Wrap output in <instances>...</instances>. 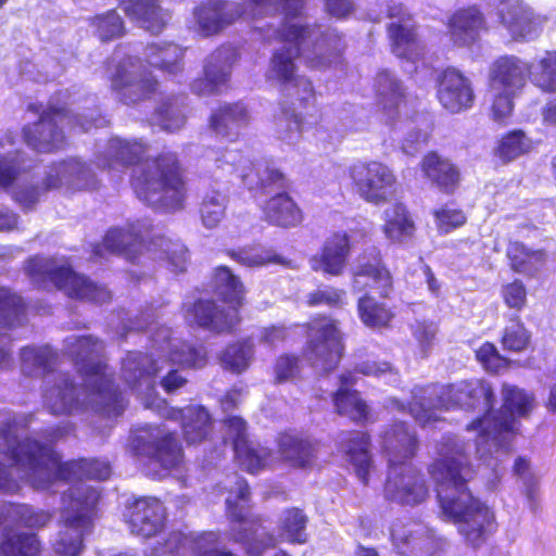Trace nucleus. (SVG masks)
Listing matches in <instances>:
<instances>
[{"instance_id": "nucleus-1", "label": "nucleus", "mask_w": 556, "mask_h": 556, "mask_svg": "<svg viewBox=\"0 0 556 556\" xmlns=\"http://www.w3.org/2000/svg\"><path fill=\"white\" fill-rule=\"evenodd\" d=\"M428 473L435 484L443 514L457 526L465 542L473 548L485 543L496 531L494 511L473 496L468 483L476 470L464 446L445 443L429 466Z\"/></svg>"}, {"instance_id": "nucleus-2", "label": "nucleus", "mask_w": 556, "mask_h": 556, "mask_svg": "<svg viewBox=\"0 0 556 556\" xmlns=\"http://www.w3.org/2000/svg\"><path fill=\"white\" fill-rule=\"evenodd\" d=\"M140 140L113 139L102 167L115 169L134 166L129 184L136 197L162 212L185 207L188 187L185 168L176 152L163 151L139 164L148 152Z\"/></svg>"}, {"instance_id": "nucleus-3", "label": "nucleus", "mask_w": 556, "mask_h": 556, "mask_svg": "<svg viewBox=\"0 0 556 556\" xmlns=\"http://www.w3.org/2000/svg\"><path fill=\"white\" fill-rule=\"evenodd\" d=\"M0 454L7 456L11 467H16L37 490H47L55 483L80 480L79 458L62 460L53 445L33 438L20 440L16 425L5 422L0 427Z\"/></svg>"}, {"instance_id": "nucleus-4", "label": "nucleus", "mask_w": 556, "mask_h": 556, "mask_svg": "<svg viewBox=\"0 0 556 556\" xmlns=\"http://www.w3.org/2000/svg\"><path fill=\"white\" fill-rule=\"evenodd\" d=\"M213 291L228 307H220L212 299H198L189 308L197 326L215 334H232L241 324L240 308L245 301V287L240 277L226 265L214 268Z\"/></svg>"}, {"instance_id": "nucleus-5", "label": "nucleus", "mask_w": 556, "mask_h": 556, "mask_svg": "<svg viewBox=\"0 0 556 556\" xmlns=\"http://www.w3.org/2000/svg\"><path fill=\"white\" fill-rule=\"evenodd\" d=\"M100 492L92 486H76L61 510L60 531L53 549L61 556H78L84 549L85 535L90 533L98 517Z\"/></svg>"}, {"instance_id": "nucleus-6", "label": "nucleus", "mask_w": 556, "mask_h": 556, "mask_svg": "<svg viewBox=\"0 0 556 556\" xmlns=\"http://www.w3.org/2000/svg\"><path fill=\"white\" fill-rule=\"evenodd\" d=\"M503 404L501 409L490 417L479 416L466 426L468 431H477L479 438H492L496 444L506 452L519 433L517 418L527 417L534 407L535 397L532 393L516 386L504 383L502 386Z\"/></svg>"}, {"instance_id": "nucleus-7", "label": "nucleus", "mask_w": 556, "mask_h": 556, "mask_svg": "<svg viewBox=\"0 0 556 556\" xmlns=\"http://www.w3.org/2000/svg\"><path fill=\"white\" fill-rule=\"evenodd\" d=\"M66 353L77 366L91 392L101 399L104 408L122 407L123 395L108 372V364L101 359L103 342L93 336H79L68 342Z\"/></svg>"}, {"instance_id": "nucleus-8", "label": "nucleus", "mask_w": 556, "mask_h": 556, "mask_svg": "<svg viewBox=\"0 0 556 556\" xmlns=\"http://www.w3.org/2000/svg\"><path fill=\"white\" fill-rule=\"evenodd\" d=\"M236 500H226V516L230 527L228 540L242 544L250 556H261L267 549L275 548L277 539L275 534L264 527V518L257 514L243 510L238 501L249 502L251 497L248 481L240 478L237 482Z\"/></svg>"}, {"instance_id": "nucleus-9", "label": "nucleus", "mask_w": 556, "mask_h": 556, "mask_svg": "<svg viewBox=\"0 0 556 556\" xmlns=\"http://www.w3.org/2000/svg\"><path fill=\"white\" fill-rule=\"evenodd\" d=\"M307 340L302 356L321 372L333 371L344 352V337L338 320L326 314H315L302 325Z\"/></svg>"}, {"instance_id": "nucleus-10", "label": "nucleus", "mask_w": 556, "mask_h": 556, "mask_svg": "<svg viewBox=\"0 0 556 556\" xmlns=\"http://www.w3.org/2000/svg\"><path fill=\"white\" fill-rule=\"evenodd\" d=\"M185 247L179 240H173L166 236H156L146 240L141 236L122 228H111L106 231L101 242L92 244L91 258L97 261L116 254L135 262L144 252H159L167 260L185 253Z\"/></svg>"}, {"instance_id": "nucleus-11", "label": "nucleus", "mask_w": 556, "mask_h": 556, "mask_svg": "<svg viewBox=\"0 0 556 556\" xmlns=\"http://www.w3.org/2000/svg\"><path fill=\"white\" fill-rule=\"evenodd\" d=\"M26 275L35 281L48 280L68 298L103 304L111 301V292L87 276L76 273L70 265L49 266L39 257H30L25 264Z\"/></svg>"}, {"instance_id": "nucleus-12", "label": "nucleus", "mask_w": 556, "mask_h": 556, "mask_svg": "<svg viewBox=\"0 0 556 556\" xmlns=\"http://www.w3.org/2000/svg\"><path fill=\"white\" fill-rule=\"evenodd\" d=\"M110 89L126 105L151 100L160 89L157 78L138 56L127 55L114 65L109 75Z\"/></svg>"}, {"instance_id": "nucleus-13", "label": "nucleus", "mask_w": 556, "mask_h": 556, "mask_svg": "<svg viewBox=\"0 0 556 556\" xmlns=\"http://www.w3.org/2000/svg\"><path fill=\"white\" fill-rule=\"evenodd\" d=\"M129 451L134 456L147 457L164 469L179 467L185 459L182 445L175 431H163L147 425L130 437Z\"/></svg>"}, {"instance_id": "nucleus-14", "label": "nucleus", "mask_w": 556, "mask_h": 556, "mask_svg": "<svg viewBox=\"0 0 556 556\" xmlns=\"http://www.w3.org/2000/svg\"><path fill=\"white\" fill-rule=\"evenodd\" d=\"M349 176L357 194L374 205L387 203L393 195L397 182L393 170L380 161L354 163L349 168Z\"/></svg>"}, {"instance_id": "nucleus-15", "label": "nucleus", "mask_w": 556, "mask_h": 556, "mask_svg": "<svg viewBox=\"0 0 556 556\" xmlns=\"http://www.w3.org/2000/svg\"><path fill=\"white\" fill-rule=\"evenodd\" d=\"M496 16L511 40L517 42L532 41L539 38L548 20L546 15L536 12L525 0H498Z\"/></svg>"}, {"instance_id": "nucleus-16", "label": "nucleus", "mask_w": 556, "mask_h": 556, "mask_svg": "<svg viewBox=\"0 0 556 556\" xmlns=\"http://www.w3.org/2000/svg\"><path fill=\"white\" fill-rule=\"evenodd\" d=\"M70 118L66 104H49L39 114L38 121L23 127V139L33 150L51 153L63 147L65 137L61 124Z\"/></svg>"}, {"instance_id": "nucleus-17", "label": "nucleus", "mask_w": 556, "mask_h": 556, "mask_svg": "<svg viewBox=\"0 0 556 556\" xmlns=\"http://www.w3.org/2000/svg\"><path fill=\"white\" fill-rule=\"evenodd\" d=\"M275 443L277 464L309 470L318 460L319 441L307 433L286 429L277 433Z\"/></svg>"}, {"instance_id": "nucleus-18", "label": "nucleus", "mask_w": 556, "mask_h": 556, "mask_svg": "<svg viewBox=\"0 0 556 556\" xmlns=\"http://www.w3.org/2000/svg\"><path fill=\"white\" fill-rule=\"evenodd\" d=\"M353 251L351 236L345 230L332 231L323 242L319 251L309 260V268L324 276H342Z\"/></svg>"}, {"instance_id": "nucleus-19", "label": "nucleus", "mask_w": 556, "mask_h": 556, "mask_svg": "<svg viewBox=\"0 0 556 556\" xmlns=\"http://www.w3.org/2000/svg\"><path fill=\"white\" fill-rule=\"evenodd\" d=\"M494 402V391L491 384L483 380L460 381L448 384L439 396L440 406L444 409H475L483 405L485 407L483 416L486 418L493 412Z\"/></svg>"}, {"instance_id": "nucleus-20", "label": "nucleus", "mask_w": 556, "mask_h": 556, "mask_svg": "<svg viewBox=\"0 0 556 556\" xmlns=\"http://www.w3.org/2000/svg\"><path fill=\"white\" fill-rule=\"evenodd\" d=\"M445 26L451 42L458 48L472 47L480 41L481 34L489 30L485 15L477 4L454 10Z\"/></svg>"}, {"instance_id": "nucleus-21", "label": "nucleus", "mask_w": 556, "mask_h": 556, "mask_svg": "<svg viewBox=\"0 0 556 556\" xmlns=\"http://www.w3.org/2000/svg\"><path fill=\"white\" fill-rule=\"evenodd\" d=\"M437 99L451 113L469 110L475 103L471 81L455 67L444 68L437 79Z\"/></svg>"}, {"instance_id": "nucleus-22", "label": "nucleus", "mask_w": 556, "mask_h": 556, "mask_svg": "<svg viewBox=\"0 0 556 556\" xmlns=\"http://www.w3.org/2000/svg\"><path fill=\"white\" fill-rule=\"evenodd\" d=\"M352 277L355 282H358L361 278L365 279V287L376 291L380 298H392L394 278L379 248L371 247L361 254L359 262L352 271Z\"/></svg>"}, {"instance_id": "nucleus-23", "label": "nucleus", "mask_w": 556, "mask_h": 556, "mask_svg": "<svg viewBox=\"0 0 556 556\" xmlns=\"http://www.w3.org/2000/svg\"><path fill=\"white\" fill-rule=\"evenodd\" d=\"M166 511L163 503L153 496L135 498L126 506L125 521L131 533L151 538L164 527Z\"/></svg>"}, {"instance_id": "nucleus-24", "label": "nucleus", "mask_w": 556, "mask_h": 556, "mask_svg": "<svg viewBox=\"0 0 556 556\" xmlns=\"http://www.w3.org/2000/svg\"><path fill=\"white\" fill-rule=\"evenodd\" d=\"M166 418L179 422L182 438L188 445H199L213 438L214 419L204 405L170 407L166 412Z\"/></svg>"}, {"instance_id": "nucleus-25", "label": "nucleus", "mask_w": 556, "mask_h": 556, "mask_svg": "<svg viewBox=\"0 0 556 556\" xmlns=\"http://www.w3.org/2000/svg\"><path fill=\"white\" fill-rule=\"evenodd\" d=\"M382 439V448L391 470L410 465V460L417 455L419 440L405 421L392 422L384 430Z\"/></svg>"}, {"instance_id": "nucleus-26", "label": "nucleus", "mask_w": 556, "mask_h": 556, "mask_svg": "<svg viewBox=\"0 0 556 556\" xmlns=\"http://www.w3.org/2000/svg\"><path fill=\"white\" fill-rule=\"evenodd\" d=\"M295 58L290 54L289 50L277 49L270 58L269 70L273 78L281 86H290L295 89V93L300 91L303 93L298 100L302 108H306L311 100H316L317 92L308 77L296 74Z\"/></svg>"}, {"instance_id": "nucleus-27", "label": "nucleus", "mask_w": 556, "mask_h": 556, "mask_svg": "<svg viewBox=\"0 0 556 556\" xmlns=\"http://www.w3.org/2000/svg\"><path fill=\"white\" fill-rule=\"evenodd\" d=\"M250 111L242 101L224 102L214 109L208 117L210 130L226 142H236L242 129L250 124Z\"/></svg>"}, {"instance_id": "nucleus-28", "label": "nucleus", "mask_w": 556, "mask_h": 556, "mask_svg": "<svg viewBox=\"0 0 556 556\" xmlns=\"http://www.w3.org/2000/svg\"><path fill=\"white\" fill-rule=\"evenodd\" d=\"M394 471L384 485L386 497L403 505H418L428 497V488L422 472L408 465L403 471Z\"/></svg>"}, {"instance_id": "nucleus-29", "label": "nucleus", "mask_w": 556, "mask_h": 556, "mask_svg": "<svg viewBox=\"0 0 556 556\" xmlns=\"http://www.w3.org/2000/svg\"><path fill=\"white\" fill-rule=\"evenodd\" d=\"M531 68V63L516 55H501L491 65L490 84L492 87L503 91H521L528 79H530Z\"/></svg>"}, {"instance_id": "nucleus-30", "label": "nucleus", "mask_w": 556, "mask_h": 556, "mask_svg": "<svg viewBox=\"0 0 556 556\" xmlns=\"http://www.w3.org/2000/svg\"><path fill=\"white\" fill-rule=\"evenodd\" d=\"M230 52L226 48H217L206 59L203 76L195 79L192 90L198 96H208L219 92L230 78Z\"/></svg>"}, {"instance_id": "nucleus-31", "label": "nucleus", "mask_w": 556, "mask_h": 556, "mask_svg": "<svg viewBox=\"0 0 556 556\" xmlns=\"http://www.w3.org/2000/svg\"><path fill=\"white\" fill-rule=\"evenodd\" d=\"M346 49L344 35L337 29L320 33L313 43V51L305 58V65L312 71H325L343 61Z\"/></svg>"}, {"instance_id": "nucleus-32", "label": "nucleus", "mask_w": 556, "mask_h": 556, "mask_svg": "<svg viewBox=\"0 0 556 556\" xmlns=\"http://www.w3.org/2000/svg\"><path fill=\"white\" fill-rule=\"evenodd\" d=\"M419 167L425 178L445 194H453L460 185L462 174L458 166L437 151H428Z\"/></svg>"}, {"instance_id": "nucleus-33", "label": "nucleus", "mask_w": 556, "mask_h": 556, "mask_svg": "<svg viewBox=\"0 0 556 556\" xmlns=\"http://www.w3.org/2000/svg\"><path fill=\"white\" fill-rule=\"evenodd\" d=\"M262 214L268 225L283 229L300 227L304 222L302 208L287 191L268 198L262 207Z\"/></svg>"}, {"instance_id": "nucleus-34", "label": "nucleus", "mask_w": 556, "mask_h": 556, "mask_svg": "<svg viewBox=\"0 0 556 556\" xmlns=\"http://www.w3.org/2000/svg\"><path fill=\"white\" fill-rule=\"evenodd\" d=\"M232 445L239 466L250 475H257L277 464L270 447L254 443L249 438L232 439Z\"/></svg>"}, {"instance_id": "nucleus-35", "label": "nucleus", "mask_w": 556, "mask_h": 556, "mask_svg": "<svg viewBox=\"0 0 556 556\" xmlns=\"http://www.w3.org/2000/svg\"><path fill=\"white\" fill-rule=\"evenodd\" d=\"M387 35L396 56L413 61L422 54L424 45L416 23L392 22L387 25Z\"/></svg>"}, {"instance_id": "nucleus-36", "label": "nucleus", "mask_w": 556, "mask_h": 556, "mask_svg": "<svg viewBox=\"0 0 556 556\" xmlns=\"http://www.w3.org/2000/svg\"><path fill=\"white\" fill-rule=\"evenodd\" d=\"M342 443L344 445V453L349 462L354 466L356 476L364 484H367L369 481V470L372 466L369 433L357 430L348 431Z\"/></svg>"}, {"instance_id": "nucleus-37", "label": "nucleus", "mask_w": 556, "mask_h": 556, "mask_svg": "<svg viewBox=\"0 0 556 556\" xmlns=\"http://www.w3.org/2000/svg\"><path fill=\"white\" fill-rule=\"evenodd\" d=\"M382 231L387 239L397 243L415 236V222L403 202L395 201L384 210Z\"/></svg>"}, {"instance_id": "nucleus-38", "label": "nucleus", "mask_w": 556, "mask_h": 556, "mask_svg": "<svg viewBox=\"0 0 556 556\" xmlns=\"http://www.w3.org/2000/svg\"><path fill=\"white\" fill-rule=\"evenodd\" d=\"M380 295L376 298L370 291L362 294L356 304L359 320L369 328H388L391 326L395 313L394 307Z\"/></svg>"}, {"instance_id": "nucleus-39", "label": "nucleus", "mask_w": 556, "mask_h": 556, "mask_svg": "<svg viewBox=\"0 0 556 556\" xmlns=\"http://www.w3.org/2000/svg\"><path fill=\"white\" fill-rule=\"evenodd\" d=\"M508 265L514 273L535 277L546 263V253L542 249L533 250L520 241H511L506 248Z\"/></svg>"}, {"instance_id": "nucleus-40", "label": "nucleus", "mask_w": 556, "mask_h": 556, "mask_svg": "<svg viewBox=\"0 0 556 556\" xmlns=\"http://www.w3.org/2000/svg\"><path fill=\"white\" fill-rule=\"evenodd\" d=\"M121 5L127 16L137 20L152 34H160L166 26L160 0H121Z\"/></svg>"}, {"instance_id": "nucleus-41", "label": "nucleus", "mask_w": 556, "mask_h": 556, "mask_svg": "<svg viewBox=\"0 0 556 556\" xmlns=\"http://www.w3.org/2000/svg\"><path fill=\"white\" fill-rule=\"evenodd\" d=\"M255 355V345L251 337H244L228 343L218 354L224 370L240 375L249 369Z\"/></svg>"}, {"instance_id": "nucleus-42", "label": "nucleus", "mask_w": 556, "mask_h": 556, "mask_svg": "<svg viewBox=\"0 0 556 556\" xmlns=\"http://www.w3.org/2000/svg\"><path fill=\"white\" fill-rule=\"evenodd\" d=\"M184 58L185 50L173 42L147 47L146 59L149 65L169 76L182 73Z\"/></svg>"}, {"instance_id": "nucleus-43", "label": "nucleus", "mask_w": 556, "mask_h": 556, "mask_svg": "<svg viewBox=\"0 0 556 556\" xmlns=\"http://www.w3.org/2000/svg\"><path fill=\"white\" fill-rule=\"evenodd\" d=\"M308 520V516L302 508H286L278 521V539L290 545H305L309 539Z\"/></svg>"}, {"instance_id": "nucleus-44", "label": "nucleus", "mask_w": 556, "mask_h": 556, "mask_svg": "<svg viewBox=\"0 0 556 556\" xmlns=\"http://www.w3.org/2000/svg\"><path fill=\"white\" fill-rule=\"evenodd\" d=\"M28 304L10 287H0V331L13 330L27 321Z\"/></svg>"}, {"instance_id": "nucleus-45", "label": "nucleus", "mask_w": 556, "mask_h": 556, "mask_svg": "<svg viewBox=\"0 0 556 556\" xmlns=\"http://www.w3.org/2000/svg\"><path fill=\"white\" fill-rule=\"evenodd\" d=\"M224 0H205L194 10L195 21L204 36H213L231 23Z\"/></svg>"}, {"instance_id": "nucleus-46", "label": "nucleus", "mask_w": 556, "mask_h": 556, "mask_svg": "<svg viewBox=\"0 0 556 556\" xmlns=\"http://www.w3.org/2000/svg\"><path fill=\"white\" fill-rule=\"evenodd\" d=\"M42 543L36 533L5 529L0 540V556H40Z\"/></svg>"}, {"instance_id": "nucleus-47", "label": "nucleus", "mask_w": 556, "mask_h": 556, "mask_svg": "<svg viewBox=\"0 0 556 556\" xmlns=\"http://www.w3.org/2000/svg\"><path fill=\"white\" fill-rule=\"evenodd\" d=\"M185 106V102L175 94L161 99L153 113L157 125L167 132L182 129L187 122Z\"/></svg>"}, {"instance_id": "nucleus-48", "label": "nucleus", "mask_w": 556, "mask_h": 556, "mask_svg": "<svg viewBox=\"0 0 556 556\" xmlns=\"http://www.w3.org/2000/svg\"><path fill=\"white\" fill-rule=\"evenodd\" d=\"M336 413L346 416L356 424H365L369 417V407L354 389L339 388L332 394Z\"/></svg>"}, {"instance_id": "nucleus-49", "label": "nucleus", "mask_w": 556, "mask_h": 556, "mask_svg": "<svg viewBox=\"0 0 556 556\" xmlns=\"http://www.w3.org/2000/svg\"><path fill=\"white\" fill-rule=\"evenodd\" d=\"M52 515L45 510H35L26 505L14 503L0 504V526L13 521L26 528H43L51 521Z\"/></svg>"}, {"instance_id": "nucleus-50", "label": "nucleus", "mask_w": 556, "mask_h": 556, "mask_svg": "<svg viewBox=\"0 0 556 556\" xmlns=\"http://www.w3.org/2000/svg\"><path fill=\"white\" fill-rule=\"evenodd\" d=\"M45 404L52 415H72L78 407L76 386L65 379L63 386H53L45 393Z\"/></svg>"}, {"instance_id": "nucleus-51", "label": "nucleus", "mask_w": 556, "mask_h": 556, "mask_svg": "<svg viewBox=\"0 0 556 556\" xmlns=\"http://www.w3.org/2000/svg\"><path fill=\"white\" fill-rule=\"evenodd\" d=\"M531 332L527 329L520 316L511 314L502 330L500 343L504 351L522 353L531 345Z\"/></svg>"}, {"instance_id": "nucleus-52", "label": "nucleus", "mask_w": 556, "mask_h": 556, "mask_svg": "<svg viewBox=\"0 0 556 556\" xmlns=\"http://www.w3.org/2000/svg\"><path fill=\"white\" fill-rule=\"evenodd\" d=\"M531 140L521 129H514L505 132L500 138L494 154L503 162L509 163L519 156L530 152Z\"/></svg>"}, {"instance_id": "nucleus-53", "label": "nucleus", "mask_w": 556, "mask_h": 556, "mask_svg": "<svg viewBox=\"0 0 556 556\" xmlns=\"http://www.w3.org/2000/svg\"><path fill=\"white\" fill-rule=\"evenodd\" d=\"M530 80L544 93L556 92V50H546L532 65Z\"/></svg>"}, {"instance_id": "nucleus-54", "label": "nucleus", "mask_w": 556, "mask_h": 556, "mask_svg": "<svg viewBox=\"0 0 556 556\" xmlns=\"http://www.w3.org/2000/svg\"><path fill=\"white\" fill-rule=\"evenodd\" d=\"M172 363L188 369H201L208 362V354L203 343L180 342L169 352Z\"/></svg>"}, {"instance_id": "nucleus-55", "label": "nucleus", "mask_w": 556, "mask_h": 556, "mask_svg": "<svg viewBox=\"0 0 556 556\" xmlns=\"http://www.w3.org/2000/svg\"><path fill=\"white\" fill-rule=\"evenodd\" d=\"M89 25L102 42L118 39L125 34L124 21L115 10L93 15L89 18Z\"/></svg>"}, {"instance_id": "nucleus-56", "label": "nucleus", "mask_w": 556, "mask_h": 556, "mask_svg": "<svg viewBox=\"0 0 556 556\" xmlns=\"http://www.w3.org/2000/svg\"><path fill=\"white\" fill-rule=\"evenodd\" d=\"M242 181L249 189L264 192L267 188L273 186L283 187L286 185V177L278 168L270 166H265L264 168L252 166L242 174Z\"/></svg>"}, {"instance_id": "nucleus-57", "label": "nucleus", "mask_w": 556, "mask_h": 556, "mask_svg": "<svg viewBox=\"0 0 556 556\" xmlns=\"http://www.w3.org/2000/svg\"><path fill=\"white\" fill-rule=\"evenodd\" d=\"M21 359L25 368L40 369L42 374H49L58 364V353L48 346H24L21 350Z\"/></svg>"}, {"instance_id": "nucleus-58", "label": "nucleus", "mask_w": 556, "mask_h": 556, "mask_svg": "<svg viewBox=\"0 0 556 556\" xmlns=\"http://www.w3.org/2000/svg\"><path fill=\"white\" fill-rule=\"evenodd\" d=\"M380 110L390 122L400 118L401 109L407 105V97L397 79H390L389 89L380 96Z\"/></svg>"}, {"instance_id": "nucleus-59", "label": "nucleus", "mask_w": 556, "mask_h": 556, "mask_svg": "<svg viewBox=\"0 0 556 556\" xmlns=\"http://www.w3.org/2000/svg\"><path fill=\"white\" fill-rule=\"evenodd\" d=\"M312 28L308 24L282 22L278 28L275 29L276 41L293 47L295 56L302 53V45L311 36Z\"/></svg>"}, {"instance_id": "nucleus-60", "label": "nucleus", "mask_w": 556, "mask_h": 556, "mask_svg": "<svg viewBox=\"0 0 556 556\" xmlns=\"http://www.w3.org/2000/svg\"><path fill=\"white\" fill-rule=\"evenodd\" d=\"M345 304V291L333 286L321 285L305 296L307 307L327 306L340 308Z\"/></svg>"}, {"instance_id": "nucleus-61", "label": "nucleus", "mask_w": 556, "mask_h": 556, "mask_svg": "<svg viewBox=\"0 0 556 556\" xmlns=\"http://www.w3.org/2000/svg\"><path fill=\"white\" fill-rule=\"evenodd\" d=\"M475 358L485 371L491 374H498L509 368L511 364L510 359L501 354L491 341H484L475 350Z\"/></svg>"}, {"instance_id": "nucleus-62", "label": "nucleus", "mask_w": 556, "mask_h": 556, "mask_svg": "<svg viewBox=\"0 0 556 556\" xmlns=\"http://www.w3.org/2000/svg\"><path fill=\"white\" fill-rule=\"evenodd\" d=\"M191 556H237L230 549L222 546V539L216 531L195 533V542Z\"/></svg>"}, {"instance_id": "nucleus-63", "label": "nucleus", "mask_w": 556, "mask_h": 556, "mask_svg": "<svg viewBox=\"0 0 556 556\" xmlns=\"http://www.w3.org/2000/svg\"><path fill=\"white\" fill-rule=\"evenodd\" d=\"M226 197L219 192L206 194L200 206L201 219L205 227L214 228L225 217Z\"/></svg>"}, {"instance_id": "nucleus-64", "label": "nucleus", "mask_w": 556, "mask_h": 556, "mask_svg": "<svg viewBox=\"0 0 556 556\" xmlns=\"http://www.w3.org/2000/svg\"><path fill=\"white\" fill-rule=\"evenodd\" d=\"M301 374V357L294 353L279 354L273 364L275 383L281 384L295 379Z\"/></svg>"}]
</instances>
